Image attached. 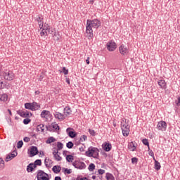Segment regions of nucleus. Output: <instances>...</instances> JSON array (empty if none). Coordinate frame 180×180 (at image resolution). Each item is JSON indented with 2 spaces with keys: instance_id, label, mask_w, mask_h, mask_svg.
<instances>
[{
  "instance_id": "f257e3e1",
  "label": "nucleus",
  "mask_w": 180,
  "mask_h": 180,
  "mask_svg": "<svg viewBox=\"0 0 180 180\" xmlns=\"http://www.w3.org/2000/svg\"><path fill=\"white\" fill-rule=\"evenodd\" d=\"M102 22L98 18L94 20L88 19L86 24V33L89 34V37L92 39L94 37V30L92 29H99L101 27Z\"/></svg>"
},
{
  "instance_id": "f03ea898",
  "label": "nucleus",
  "mask_w": 180,
  "mask_h": 180,
  "mask_svg": "<svg viewBox=\"0 0 180 180\" xmlns=\"http://www.w3.org/2000/svg\"><path fill=\"white\" fill-rule=\"evenodd\" d=\"M1 77H3L6 81H13L15 74H13L12 70H6V72H1Z\"/></svg>"
},
{
  "instance_id": "7ed1b4c3",
  "label": "nucleus",
  "mask_w": 180,
  "mask_h": 180,
  "mask_svg": "<svg viewBox=\"0 0 180 180\" xmlns=\"http://www.w3.org/2000/svg\"><path fill=\"white\" fill-rule=\"evenodd\" d=\"M37 180H50L49 177V174L44 172L43 170H38L37 174Z\"/></svg>"
},
{
  "instance_id": "20e7f679",
  "label": "nucleus",
  "mask_w": 180,
  "mask_h": 180,
  "mask_svg": "<svg viewBox=\"0 0 180 180\" xmlns=\"http://www.w3.org/2000/svg\"><path fill=\"white\" fill-rule=\"evenodd\" d=\"M72 165L77 169H85V168H86V165H85V162H81L79 160H75L73 162Z\"/></svg>"
},
{
  "instance_id": "39448f33",
  "label": "nucleus",
  "mask_w": 180,
  "mask_h": 180,
  "mask_svg": "<svg viewBox=\"0 0 180 180\" xmlns=\"http://www.w3.org/2000/svg\"><path fill=\"white\" fill-rule=\"evenodd\" d=\"M17 114L19 115V116H20V117H24V118H28L33 115V114H32V112H30L27 110L22 111V110H17Z\"/></svg>"
},
{
  "instance_id": "423d86ee",
  "label": "nucleus",
  "mask_w": 180,
  "mask_h": 180,
  "mask_svg": "<svg viewBox=\"0 0 180 180\" xmlns=\"http://www.w3.org/2000/svg\"><path fill=\"white\" fill-rule=\"evenodd\" d=\"M117 47L116 42L113 40H110L107 43V50H108V51H115Z\"/></svg>"
},
{
  "instance_id": "0eeeda50",
  "label": "nucleus",
  "mask_w": 180,
  "mask_h": 180,
  "mask_svg": "<svg viewBox=\"0 0 180 180\" xmlns=\"http://www.w3.org/2000/svg\"><path fill=\"white\" fill-rule=\"evenodd\" d=\"M121 129L124 137H127L130 134V129H129V125L121 124Z\"/></svg>"
},
{
  "instance_id": "6e6552de",
  "label": "nucleus",
  "mask_w": 180,
  "mask_h": 180,
  "mask_svg": "<svg viewBox=\"0 0 180 180\" xmlns=\"http://www.w3.org/2000/svg\"><path fill=\"white\" fill-rule=\"evenodd\" d=\"M119 51L122 56H127L129 54V48L124 44H122L119 47Z\"/></svg>"
},
{
  "instance_id": "1a4fd4ad",
  "label": "nucleus",
  "mask_w": 180,
  "mask_h": 180,
  "mask_svg": "<svg viewBox=\"0 0 180 180\" xmlns=\"http://www.w3.org/2000/svg\"><path fill=\"white\" fill-rule=\"evenodd\" d=\"M157 129L161 131H165L167 130V122L165 121H160L158 123Z\"/></svg>"
},
{
  "instance_id": "9d476101",
  "label": "nucleus",
  "mask_w": 180,
  "mask_h": 180,
  "mask_svg": "<svg viewBox=\"0 0 180 180\" xmlns=\"http://www.w3.org/2000/svg\"><path fill=\"white\" fill-rule=\"evenodd\" d=\"M102 148L106 153H109V151H110V150H112V143H110L109 142H104L102 144Z\"/></svg>"
},
{
  "instance_id": "9b49d317",
  "label": "nucleus",
  "mask_w": 180,
  "mask_h": 180,
  "mask_svg": "<svg viewBox=\"0 0 180 180\" xmlns=\"http://www.w3.org/2000/svg\"><path fill=\"white\" fill-rule=\"evenodd\" d=\"M97 149L98 148L90 146L88 148V151H86V155L87 157H94V153Z\"/></svg>"
},
{
  "instance_id": "f8f14e48",
  "label": "nucleus",
  "mask_w": 180,
  "mask_h": 180,
  "mask_svg": "<svg viewBox=\"0 0 180 180\" xmlns=\"http://www.w3.org/2000/svg\"><path fill=\"white\" fill-rule=\"evenodd\" d=\"M29 154L30 157H34V155H37V154H39V149L37 148V146H31Z\"/></svg>"
},
{
  "instance_id": "ddd939ff",
  "label": "nucleus",
  "mask_w": 180,
  "mask_h": 180,
  "mask_svg": "<svg viewBox=\"0 0 180 180\" xmlns=\"http://www.w3.org/2000/svg\"><path fill=\"white\" fill-rule=\"evenodd\" d=\"M137 148V143L136 141H131L128 143V150L130 151H136Z\"/></svg>"
},
{
  "instance_id": "4468645a",
  "label": "nucleus",
  "mask_w": 180,
  "mask_h": 180,
  "mask_svg": "<svg viewBox=\"0 0 180 180\" xmlns=\"http://www.w3.org/2000/svg\"><path fill=\"white\" fill-rule=\"evenodd\" d=\"M40 116L42 119L48 120L50 117V116H51V113L49 110H44L41 112Z\"/></svg>"
},
{
  "instance_id": "2eb2a0df",
  "label": "nucleus",
  "mask_w": 180,
  "mask_h": 180,
  "mask_svg": "<svg viewBox=\"0 0 180 180\" xmlns=\"http://www.w3.org/2000/svg\"><path fill=\"white\" fill-rule=\"evenodd\" d=\"M54 116H55V118L58 119V120H60V122H63V120H64L66 117L65 115L61 114L59 112H55Z\"/></svg>"
},
{
  "instance_id": "dca6fc26",
  "label": "nucleus",
  "mask_w": 180,
  "mask_h": 180,
  "mask_svg": "<svg viewBox=\"0 0 180 180\" xmlns=\"http://www.w3.org/2000/svg\"><path fill=\"white\" fill-rule=\"evenodd\" d=\"M70 130H72V129L67 128L66 129V133H68V135L69 136V137H70V139H75V137H77L76 132Z\"/></svg>"
},
{
  "instance_id": "f3484780",
  "label": "nucleus",
  "mask_w": 180,
  "mask_h": 180,
  "mask_svg": "<svg viewBox=\"0 0 180 180\" xmlns=\"http://www.w3.org/2000/svg\"><path fill=\"white\" fill-rule=\"evenodd\" d=\"M158 84L159 86H160V88H162V89H167V82H165V80L160 79L158 82Z\"/></svg>"
},
{
  "instance_id": "a211bd4d",
  "label": "nucleus",
  "mask_w": 180,
  "mask_h": 180,
  "mask_svg": "<svg viewBox=\"0 0 180 180\" xmlns=\"http://www.w3.org/2000/svg\"><path fill=\"white\" fill-rule=\"evenodd\" d=\"M52 171L54 172V174H60V172H61V166H53L52 168Z\"/></svg>"
},
{
  "instance_id": "6ab92c4d",
  "label": "nucleus",
  "mask_w": 180,
  "mask_h": 180,
  "mask_svg": "<svg viewBox=\"0 0 180 180\" xmlns=\"http://www.w3.org/2000/svg\"><path fill=\"white\" fill-rule=\"evenodd\" d=\"M71 112H72L71 110V108H70V106H66L65 108H64V113H65V116H70V115H71Z\"/></svg>"
},
{
  "instance_id": "aec40b11",
  "label": "nucleus",
  "mask_w": 180,
  "mask_h": 180,
  "mask_svg": "<svg viewBox=\"0 0 180 180\" xmlns=\"http://www.w3.org/2000/svg\"><path fill=\"white\" fill-rule=\"evenodd\" d=\"M40 108H41L40 104L34 101L32 102V111L39 110Z\"/></svg>"
},
{
  "instance_id": "412c9836",
  "label": "nucleus",
  "mask_w": 180,
  "mask_h": 180,
  "mask_svg": "<svg viewBox=\"0 0 180 180\" xmlns=\"http://www.w3.org/2000/svg\"><path fill=\"white\" fill-rule=\"evenodd\" d=\"M8 101V94H0V102H6Z\"/></svg>"
},
{
  "instance_id": "4be33fe9",
  "label": "nucleus",
  "mask_w": 180,
  "mask_h": 180,
  "mask_svg": "<svg viewBox=\"0 0 180 180\" xmlns=\"http://www.w3.org/2000/svg\"><path fill=\"white\" fill-rule=\"evenodd\" d=\"M155 161V169L156 171H160V169H161V164L160 163V162H158L157 160H154Z\"/></svg>"
},
{
  "instance_id": "5701e85b",
  "label": "nucleus",
  "mask_w": 180,
  "mask_h": 180,
  "mask_svg": "<svg viewBox=\"0 0 180 180\" xmlns=\"http://www.w3.org/2000/svg\"><path fill=\"white\" fill-rule=\"evenodd\" d=\"M25 108L29 110L33 111V103H25Z\"/></svg>"
},
{
  "instance_id": "b1692460",
  "label": "nucleus",
  "mask_w": 180,
  "mask_h": 180,
  "mask_svg": "<svg viewBox=\"0 0 180 180\" xmlns=\"http://www.w3.org/2000/svg\"><path fill=\"white\" fill-rule=\"evenodd\" d=\"M37 131H41V133H44V124H41L37 125Z\"/></svg>"
},
{
  "instance_id": "393cba45",
  "label": "nucleus",
  "mask_w": 180,
  "mask_h": 180,
  "mask_svg": "<svg viewBox=\"0 0 180 180\" xmlns=\"http://www.w3.org/2000/svg\"><path fill=\"white\" fill-rule=\"evenodd\" d=\"M62 169H63L65 175H67V174L70 175V174L72 173V169H68V168L63 167Z\"/></svg>"
},
{
  "instance_id": "a878e982",
  "label": "nucleus",
  "mask_w": 180,
  "mask_h": 180,
  "mask_svg": "<svg viewBox=\"0 0 180 180\" xmlns=\"http://www.w3.org/2000/svg\"><path fill=\"white\" fill-rule=\"evenodd\" d=\"M27 172H33V171H34V169H33V163H30L27 166Z\"/></svg>"
},
{
  "instance_id": "bb28decb",
  "label": "nucleus",
  "mask_w": 180,
  "mask_h": 180,
  "mask_svg": "<svg viewBox=\"0 0 180 180\" xmlns=\"http://www.w3.org/2000/svg\"><path fill=\"white\" fill-rule=\"evenodd\" d=\"M66 161L68 162H72V161H74V156H72V155H67Z\"/></svg>"
},
{
  "instance_id": "cd10ccee",
  "label": "nucleus",
  "mask_w": 180,
  "mask_h": 180,
  "mask_svg": "<svg viewBox=\"0 0 180 180\" xmlns=\"http://www.w3.org/2000/svg\"><path fill=\"white\" fill-rule=\"evenodd\" d=\"M105 178L107 180H115V176L110 173H106Z\"/></svg>"
},
{
  "instance_id": "c85d7f7f",
  "label": "nucleus",
  "mask_w": 180,
  "mask_h": 180,
  "mask_svg": "<svg viewBox=\"0 0 180 180\" xmlns=\"http://www.w3.org/2000/svg\"><path fill=\"white\" fill-rule=\"evenodd\" d=\"M54 141H56L55 138L53 136H51V137L48 138V139L46 140V143L51 144V143H54Z\"/></svg>"
},
{
  "instance_id": "c756f323",
  "label": "nucleus",
  "mask_w": 180,
  "mask_h": 180,
  "mask_svg": "<svg viewBox=\"0 0 180 180\" xmlns=\"http://www.w3.org/2000/svg\"><path fill=\"white\" fill-rule=\"evenodd\" d=\"M52 129L53 131H56L60 130V127L58 126V124L52 123Z\"/></svg>"
},
{
  "instance_id": "7c9ffc66",
  "label": "nucleus",
  "mask_w": 180,
  "mask_h": 180,
  "mask_svg": "<svg viewBox=\"0 0 180 180\" xmlns=\"http://www.w3.org/2000/svg\"><path fill=\"white\" fill-rule=\"evenodd\" d=\"M142 143L144 146H147L148 148H150V142H148V139H143Z\"/></svg>"
},
{
  "instance_id": "2f4dec72",
  "label": "nucleus",
  "mask_w": 180,
  "mask_h": 180,
  "mask_svg": "<svg viewBox=\"0 0 180 180\" xmlns=\"http://www.w3.org/2000/svg\"><path fill=\"white\" fill-rule=\"evenodd\" d=\"M88 169H89V171H90V172H94V169H95V164L91 163V164L89 165Z\"/></svg>"
},
{
  "instance_id": "473e14b6",
  "label": "nucleus",
  "mask_w": 180,
  "mask_h": 180,
  "mask_svg": "<svg viewBox=\"0 0 180 180\" xmlns=\"http://www.w3.org/2000/svg\"><path fill=\"white\" fill-rule=\"evenodd\" d=\"M93 158H99V149H96L94 153H93Z\"/></svg>"
},
{
  "instance_id": "72a5a7b5",
  "label": "nucleus",
  "mask_w": 180,
  "mask_h": 180,
  "mask_svg": "<svg viewBox=\"0 0 180 180\" xmlns=\"http://www.w3.org/2000/svg\"><path fill=\"white\" fill-rule=\"evenodd\" d=\"M49 161H50L49 158H46L44 160V164H45V167H46V168H51V165H49Z\"/></svg>"
},
{
  "instance_id": "f704fd0d",
  "label": "nucleus",
  "mask_w": 180,
  "mask_h": 180,
  "mask_svg": "<svg viewBox=\"0 0 180 180\" xmlns=\"http://www.w3.org/2000/svg\"><path fill=\"white\" fill-rule=\"evenodd\" d=\"M64 147V145L61 142L57 143V150L58 151H60V150H63V148Z\"/></svg>"
},
{
  "instance_id": "c9c22d12",
  "label": "nucleus",
  "mask_w": 180,
  "mask_h": 180,
  "mask_svg": "<svg viewBox=\"0 0 180 180\" xmlns=\"http://www.w3.org/2000/svg\"><path fill=\"white\" fill-rule=\"evenodd\" d=\"M5 167V162L2 158H0V169H4Z\"/></svg>"
},
{
  "instance_id": "e433bc0d",
  "label": "nucleus",
  "mask_w": 180,
  "mask_h": 180,
  "mask_svg": "<svg viewBox=\"0 0 180 180\" xmlns=\"http://www.w3.org/2000/svg\"><path fill=\"white\" fill-rule=\"evenodd\" d=\"M37 22H38V25H41L44 24V22H43V18H41L40 16L37 17L36 18Z\"/></svg>"
},
{
  "instance_id": "4c0bfd02",
  "label": "nucleus",
  "mask_w": 180,
  "mask_h": 180,
  "mask_svg": "<svg viewBox=\"0 0 180 180\" xmlns=\"http://www.w3.org/2000/svg\"><path fill=\"white\" fill-rule=\"evenodd\" d=\"M66 147L70 149L72 148V147H74V143H72V141H69L66 143Z\"/></svg>"
},
{
  "instance_id": "58836bf2",
  "label": "nucleus",
  "mask_w": 180,
  "mask_h": 180,
  "mask_svg": "<svg viewBox=\"0 0 180 180\" xmlns=\"http://www.w3.org/2000/svg\"><path fill=\"white\" fill-rule=\"evenodd\" d=\"M86 140H88V136H86V135H82L79 139V141L82 143L83 141H86Z\"/></svg>"
},
{
  "instance_id": "ea45409f",
  "label": "nucleus",
  "mask_w": 180,
  "mask_h": 180,
  "mask_svg": "<svg viewBox=\"0 0 180 180\" xmlns=\"http://www.w3.org/2000/svg\"><path fill=\"white\" fill-rule=\"evenodd\" d=\"M48 34H49V33L47 32L46 29H43L41 30V32H40V36H41V37H43V36H47Z\"/></svg>"
},
{
  "instance_id": "a19ab883",
  "label": "nucleus",
  "mask_w": 180,
  "mask_h": 180,
  "mask_svg": "<svg viewBox=\"0 0 180 180\" xmlns=\"http://www.w3.org/2000/svg\"><path fill=\"white\" fill-rule=\"evenodd\" d=\"M34 164H35L38 167H41V160L37 159L34 161Z\"/></svg>"
},
{
  "instance_id": "79ce46f5",
  "label": "nucleus",
  "mask_w": 180,
  "mask_h": 180,
  "mask_svg": "<svg viewBox=\"0 0 180 180\" xmlns=\"http://www.w3.org/2000/svg\"><path fill=\"white\" fill-rule=\"evenodd\" d=\"M148 155L150 157H153V160H155V157H154V152L153 150H151V149L150 148H148Z\"/></svg>"
},
{
  "instance_id": "37998d69",
  "label": "nucleus",
  "mask_w": 180,
  "mask_h": 180,
  "mask_svg": "<svg viewBox=\"0 0 180 180\" xmlns=\"http://www.w3.org/2000/svg\"><path fill=\"white\" fill-rule=\"evenodd\" d=\"M9 155L10 156H11V158L13 160V158H15V157L18 155V152L14 150L11 153H9Z\"/></svg>"
},
{
  "instance_id": "c03bdc74",
  "label": "nucleus",
  "mask_w": 180,
  "mask_h": 180,
  "mask_svg": "<svg viewBox=\"0 0 180 180\" xmlns=\"http://www.w3.org/2000/svg\"><path fill=\"white\" fill-rule=\"evenodd\" d=\"M31 122L32 120L29 119V117L23 120L24 124H29V123H30Z\"/></svg>"
},
{
  "instance_id": "a18cd8bd",
  "label": "nucleus",
  "mask_w": 180,
  "mask_h": 180,
  "mask_svg": "<svg viewBox=\"0 0 180 180\" xmlns=\"http://www.w3.org/2000/svg\"><path fill=\"white\" fill-rule=\"evenodd\" d=\"M23 147V141H19L17 143V148H20Z\"/></svg>"
},
{
  "instance_id": "49530a36",
  "label": "nucleus",
  "mask_w": 180,
  "mask_h": 180,
  "mask_svg": "<svg viewBox=\"0 0 180 180\" xmlns=\"http://www.w3.org/2000/svg\"><path fill=\"white\" fill-rule=\"evenodd\" d=\"M54 157V159L56 160V161H61V160H63V158H61V156H60V155H56Z\"/></svg>"
},
{
  "instance_id": "de8ad7c7",
  "label": "nucleus",
  "mask_w": 180,
  "mask_h": 180,
  "mask_svg": "<svg viewBox=\"0 0 180 180\" xmlns=\"http://www.w3.org/2000/svg\"><path fill=\"white\" fill-rule=\"evenodd\" d=\"M6 88V89H10L11 88V84L8 83V82H4V89Z\"/></svg>"
},
{
  "instance_id": "09e8293b",
  "label": "nucleus",
  "mask_w": 180,
  "mask_h": 180,
  "mask_svg": "<svg viewBox=\"0 0 180 180\" xmlns=\"http://www.w3.org/2000/svg\"><path fill=\"white\" fill-rule=\"evenodd\" d=\"M131 160V164H137L139 162V158H132Z\"/></svg>"
},
{
  "instance_id": "8fccbe9b",
  "label": "nucleus",
  "mask_w": 180,
  "mask_h": 180,
  "mask_svg": "<svg viewBox=\"0 0 180 180\" xmlns=\"http://www.w3.org/2000/svg\"><path fill=\"white\" fill-rule=\"evenodd\" d=\"M46 129L47 131H54V130H53V125H49V126L46 125Z\"/></svg>"
},
{
  "instance_id": "3c124183",
  "label": "nucleus",
  "mask_w": 180,
  "mask_h": 180,
  "mask_svg": "<svg viewBox=\"0 0 180 180\" xmlns=\"http://www.w3.org/2000/svg\"><path fill=\"white\" fill-rule=\"evenodd\" d=\"M89 134H91V136H96V132L95 131V130L89 129Z\"/></svg>"
},
{
  "instance_id": "603ef678",
  "label": "nucleus",
  "mask_w": 180,
  "mask_h": 180,
  "mask_svg": "<svg viewBox=\"0 0 180 180\" xmlns=\"http://www.w3.org/2000/svg\"><path fill=\"white\" fill-rule=\"evenodd\" d=\"M11 160H13L12 156L10 154L7 155L6 157L5 161L6 162H8L11 161Z\"/></svg>"
},
{
  "instance_id": "864d4df0",
  "label": "nucleus",
  "mask_w": 180,
  "mask_h": 180,
  "mask_svg": "<svg viewBox=\"0 0 180 180\" xmlns=\"http://www.w3.org/2000/svg\"><path fill=\"white\" fill-rule=\"evenodd\" d=\"M62 71L65 75H68V69H67L65 67H63L62 68Z\"/></svg>"
},
{
  "instance_id": "5fc2aeb1",
  "label": "nucleus",
  "mask_w": 180,
  "mask_h": 180,
  "mask_svg": "<svg viewBox=\"0 0 180 180\" xmlns=\"http://www.w3.org/2000/svg\"><path fill=\"white\" fill-rule=\"evenodd\" d=\"M5 83L0 80V89H5Z\"/></svg>"
},
{
  "instance_id": "6e6d98bb",
  "label": "nucleus",
  "mask_w": 180,
  "mask_h": 180,
  "mask_svg": "<svg viewBox=\"0 0 180 180\" xmlns=\"http://www.w3.org/2000/svg\"><path fill=\"white\" fill-rule=\"evenodd\" d=\"M98 172L99 175H103V174H105V169H99L98 170Z\"/></svg>"
},
{
  "instance_id": "4d7b16f0",
  "label": "nucleus",
  "mask_w": 180,
  "mask_h": 180,
  "mask_svg": "<svg viewBox=\"0 0 180 180\" xmlns=\"http://www.w3.org/2000/svg\"><path fill=\"white\" fill-rule=\"evenodd\" d=\"M23 141H25V143H29V141H30V138L25 136L24 137Z\"/></svg>"
},
{
  "instance_id": "13d9d810",
  "label": "nucleus",
  "mask_w": 180,
  "mask_h": 180,
  "mask_svg": "<svg viewBox=\"0 0 180 180\" xmlns=\"http://www.w3.org/2000/svg\"><path fill=\"white\" fill-rule=\"evenodd\" d=\"M175 103L177 106H180V97H178L177 100L175 101Z\"/></svg>"
},
{
  "instance_id": "bf43d9fd",
  "label": "nucleus",
  "mask_w": 180,
  "mask_h": 180,
  "mask_svg": "<svg viewBox=\"0 0 180 180\" xmlns=\"http://www.w3.org/2000/svg\"><path fill=\"white\" fill-rule=\"evenodd\" d=\"M53 40H55L56 41H58V40H60V38L56 34L53 35Z\"/></svg>"
},
{
  "instance_id": "052dcab7",
  "label": "nucleus",
  "mask_w": 180,
  "mask_h": 180,
  "mask_svg": "<svg viewBox=\"0 0 180 180\" xmlns=\"http://www.w3.org/2000/svg\"><path fill=\"white\" fill-rule=\"evenodd\" d=\"M58 154V149H57L56 150H53V157H55V155H57Z\"/></svg>"
},
{
  "instance_id": "680f3d73",
  "label": "nucleus",
  "mask_w": 180,
  "mask_h": 180,
  "mask_svg": "<svg viewBox=\"0 0 180 180\" xmlns=\"http://www.w3.org/2000/svg\"><path fill=\"white\" fill-rule=\"evenodd\" d=\"M76 180H88V179L86 177H82V178L77 177Z\"/></svg>"
},
{
  "instance_id": "e2e57ef3",
  "label": "nucleus",
  "mask_w": 180,
  "mask_h": 180,
  "mask_svg": "<svg viewBox=\"0 0 180 180\" xmlns=\"http://www.w3.org/2000/svg\"><path fill=\"white\" fill-rule=\"evenodd\" d=\"M44 29H45V30H49V33H50V28L49 27V25H46V26L44 25Z\"/></svg>"
},
{
  "instance_id": "0e129e2a",
  "label": "nucleus",
  "mask_w": 180,
  "mask_h": 180,
  "mask_svg": "<svg viewBox=\"0 0 180 180\" xmlns=\"http://www.w3.org/2000/svg\"><path fill=\"white\" fill-rule=\"evenodd\" d=\"M65 81H66V82H67V84H68V85H70V84H71V83L70 82V78L67 77V78L65 79Z\"/></svg>"
},
{
  "instance_id": "69168bd1",
  "label": "nucleus",
  "mask_w": 180,
  "mask_h": 180,
  "mask_svg": "<svg viewBox=\"0 0 180 180\" xmlns=\"http://www.w3.org/2000/svg\"><path fill=\"white\" fill-rule=\"evenodd\" d=\"M54 180H63V179H61V176H57L55 177Z\"/></svg>"
},
{
  "instance_id": "338daca9",
  "label": "nucleus",
  "mask_w": 180,
  "mask_h": 180,
  "mask_svg": "<svg viewBox=\"0 0 180 180\" xmlns=\"http://www.w3.org/2000/svg\"><path fill=\"white\" fill-rule=\"evenodd\" d=\"M31 137H33L34 139H36V134L31 132Z\"/></svg>"
},
{
  "instance_id": "774afa93",
  "label": "nucleus",
  "mask_w": 180,
  "mask_h": 180,
  "mask_svg": "<svg viewBox=\"0 0 180 180\" xmlns=\"http://www.w3.org/2000/svg\"><path fill=\"white\" fill-rule=\"evenodd\" d=\"M86 63L87 65H89L90 62H89V57L87 58V59L86 60Z\"/></svg>"
}]
</instances>
